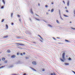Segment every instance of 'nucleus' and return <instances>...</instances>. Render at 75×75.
<instances>
[{
    "mask_svg": "<svg viewBox=\"0 0 75 75\" xmlns=\"http://www.w3.org/2000/svg\"><path fill=\"white\" fill-rule=\"evenodd\" d=\"M65 52H64L62 54V58H63V59L61 58L60 59V60L62 62H64V60H65Z\"/></svg>",
    "mask_w": 75,
    "mask_h": 75,
    "instance_id": "nucleus-1",
    "label": "nucleus"
},
{
    "mask_svg": "<svg viewBox=\"0 0 75 75\" xmlns=\"http://www.w3.org/2000/svg\"><path fill=\"white\" fill-rule=\"evenodd\" d=\"M16 44H17V45H21V46H24V45H24V44H23V43H16Z\"/></svg>",
    "mask_w": 75,
    "mask_h": 75,
    "instance_id": "nucleus-2",
    "label": "nucleus"
},
{
    "mask_svg": "<svg viewBox=\"0 0 75 75\" xmlns=\"http://www.w3.org/2000/svg\"><path fill=\"white\" fill-rule=\"evenodd\" d=\"M32 64H33V65H37V63L36 62H35L34 61L32 62Z\"/></svg>",
    "mask_w": 75,
    "mask_h": 75,
    "instance_id": "nucleus-3",
    "label": "nucleus"
},
{
    "mask_svg": "<svg viewBox=\"0 0 75 75\" xmlns=\"http://www.w3.org/2000/svg\"><path fill=\"white\" fill-rule=\"evenodd\" d=\"M16 57V56L15 55H13L11 56V57L12 58H15Z\"/></svg>",
    "mask_w": 75,
    "mask_h": 75,
    "instance_id": "nucleus-4",
    "label": "nucleus"
},
{
    "mask_svg": "<svg viewBox=\"0 0 75 75\" xmlns=\"http://www.w3.org/2000/svg\"><path fill=\"white\" fill-rule=\"evenodd\" d=\"M69 1H68L67 3V6H69Z\"/></svg>",
    "mask_w": 75,
    "mask_h": 75,
    "instance_id": "nucleus-5",
    "label": "nucleus"
},
{
    "mask_svg": "<svg viewBox=\"0 0 75 75\" xmlns=\"http://www.w3.org/2000/svg\"><path fill=\"white\" fill-rule=\"evenodd\" d=\"M30 68H31L32 69H33V71H36V70L35 69H34L33 68H32V67H31Z\"/></svg>",
    "mask_w": 75,
    "mask_h": 75,
    "instance_id": "nucleus-6",
    "label": "nucleus"
},
{
    "mask_svg": "<svg viewBox=\"0 0 75 75\" xmlns=\"http://www.w3.org/2000/svg\"><path fill=\"white\" fill-rule=\"evenodd\" d=\"M6 67V66H1V67H0V69H1V68H4V67Z\"/></svg>",
    "mask_w": 75,
    "mask_h": 75,
    "instance_id": "nucleus-7",
    "label": "nucleus"
},
{
    "mask_svg": "<svg viewBox=\"0 0 75 75\" xmlns=\"http://www.w3.org/2000/svg\"><path fill=\"white\" fill-rule=\"evenodd\" d=\"M38 36L40 37V38L41 39V40H43V39H42V37H41V36H40V35H38Z\"/></svg>",
    "mask_w": 75,
    "mask_h": 75,
    "instance_id": "nucleus-8",
    "label": "nucleus"
},
{
    "mask_svg": "<svg viewBox=\"0 0 75 75\" xmlns=\"http://www.w3.org/2000/svg\"><path fill=\"white\" fill-rule=\"evenodd\" d=\"M7 52H8V53H10V50H8L7 51Z\"/></svg>",
    "mask_w": 75,
    "mask_h": 75,
    "instance_id": "nucleus-9",
    "label": "nucleus"
},
{
    "mask_svg": "<svg viewBox=\"0 0 75 75\" xmlns=\"http://www.w3.org/2000/svg\"><path fill=\"white\" fill-rule=\"evenodd\" d=\"M8 38V36H6L4 37V38Z\"/></svg>",
    "mask_w": 75,
    "mask_h": 75,
    "instance_id": "nucleus-10",
    "label": "nucleus"
},
{
    "mask_svg": "<svg viewBox=\"0 0 75 75\" xmlns=\"http://www.w3.org/2000/svg\"><path fill=\"white\" fill-rule=\"evenodd\" d=\"M64 64L65 65H69V63H65Z\"/></svg>",
    "mask_w": 75,
    "mask_h": 75,
    "instance_id": "nucleus-11",
    "label": "nucleus"
},
{
    "mask_svg": "<svg viewBox=\"0 0 75 75\" xmlns=\"http://www.w3.org/2000/svg\"><path fill=\"white\" fill-rule=\"evenodd\" d=\"M51 13H52L53 12H54V9H52L51 11Z\"/></svg>",
    "mask_w": 75,
    "mask_h": 75,
    "instance_id": "nucleus-12",
    "label": "nucleus"
},
{
    "mask_svg": "<svg viewBox=\"0 0 75 75\" xmlns=\"http://www.w3.org/2000/svg\"><path fill=\"white\" fill-rule=\"evenodd\" d=\"M56 22L58 24H59V21H58V20H56Z\"/></svg>",
    "mask_w": 75,
    "mask_h": 75,
    "instance_id": "nucleus-13",
    "label": "nucleus"
},
{
    "mask_svg": "<svg viewBox=\"0 0 75 75\" xmlns=\"http://www.w3.org/2000/svg\"><path fill=\"white\" fill-rule=\"evenodd\" d=\"M64 16V17H68V16L65 14H64L63 15Z\"/></svg>",
    "mask_w": 75,
    "mask_h": 75,
    "instance_id": "nucleus-14",
    "label": "nucleus"
},
{
    "mask_svg": "<svg viewBox=\"0 0 75 75\" xmlns=\"http://www.w3.org/2000/svg\"><path fill=\"white\" fill-rule=\"evenodd\" d=\"M2 2L4 4H5V1H4V0H2Z\"/></svg>",
    "mask_w": 75,
    "mask_h": 75,
    "instance_id": "nucleus-15",
    "label": "nucleus"
},
{
    "mask_svg": "<svg viewBox=\"0 0 75 75\" xmlns=\"http://www.w3.org/2000/svg\"><path fill=\"white\" fill-rule=\"evenodd\" d=\"M2 60L3 61H5V58H3L2 59Z\"/></svg>",
    "mask_w": 75,
    "mask_h": 75,
    "instance_id": "nucleus-16",
    "label": "nucleus"
},
{
    "mask_svg": "<svg viewBox=\"0 0 75 75\" xmlns=\"http://www.w3.org/2000/svg\"><path fill=\"white\" fill-rule=\"evenodd\" d=\"M8 25H6V28H7V29H8Z\"/></svg>",
    "mask_w": 75,
    "mask_h": 75,
    "instance_id": "nucleus-17",
    "label": "nucleus"
},
{
    "mask_svg": "<svg viewBox=\"0 0 75 75\" xmlns=\"http://www.w3.org/2000/svg\"><path fill=\"white\" fill-rule=\"evenodd\" d=\"M4 21V19H2L1 21V22L3 23V22Z\"/></svg>",
    "mask_w": 75,
    "mask_h": 75,
    "instance_id": "nucleus-18",
    "label": "nucleus"
},
{
    "mask_svg": "<svg viewBox=\"0 0 75 75\" xmlns=\"http://www.w3.org/2000/svg\"><path fill=\"white\" fill-rule=\"evenodd\" d=\"M42 71H43V72H44V71H45V69L44 68L42 69Z\"/></svg>",
    "mask_w": 75,
    "mask_h": 75,
    "instance_id": "nucleus-19",
    "label": "nucleus"
},
{
    "mask_svg": "<svg viewBox=\"0 0 75 75\" xmlns=\"http://www.w3.org/2000/svg\"><path fill=\"white\" fill-rule=\"evenodd\" d=\"M13 13H12L11 15V17H12V18L13 17Z\"/></svg>",
    "mask_w": 75,
    "mask_h": 75,
    "instance_id": "nucleus-20",
    "label": "nucleus"
},
{
    "mask_svg": "<svg viewBox=\"0 0 75 75\" xmlns=\"http://www.w3.org/2000/svg\"><path fill=\"white\" fill-rule=\"evenodd\" d=\"M31 13L32 14H33V11H32V9L31 10Z\"/></svg>",
    "mask_w": 75,
    "mask_h": 75,
    "instance_id": "nucleus-21",
    "label": "nucleus"
},
{
    "mask_svg": "<svg viewBox=\"0 0 75 75\" xmlns=\"http://www.w3.org/2000/svg\"><path fill=\"white\" fill-rule=\"evenodd\" d=\"M48 26H49V27H52V26H51V25H48Z\"/></svg>",
    "mask_w": 75,
    "mask_h": 75,
    "instance_id": "nucleus-22",
    "label": "nucleus"
},
{
    "mask_svg": "<svg viewBox=\"0 0 75 75\" xmlns=\"http://www.w3.org/2000/svg\"><path fill=\"white\" fill-rule=\"evenodd\" d=\"M1 9H3V8H4V6H2L1 7Z\"/></svg>",
    "mask_w": 75,
    "mask_h": 75,
    "instance_id": "nucleus-23",
    "label": "nucleus"
},
{
    "mask_svg": "<svg viewBox=\"0 0 75 75\" xmlns=\"http://www.w3.org/2000/svg\"><path fill=\"white\" fill-rule=\"evenodd\" d=\"M4 62H5V63H7V60L5 61H4Z\"/></svg>",
    "mask_w": 75,
    "mask_h": 75,
    "instance_id": "nucleus-24",
    "label": "nucleus"
},
{
    "mask_svg": "<svg viewBox=\"0 0 75 75\" xmlns=\"http://www.w3.org/2000/svg\"><path fill=\"white\" fill-rule=\"evenodd\" d=\"M65 41L66 42H69V41H68V40H65Z\"/></svg>",
    "mask_w": 75,
    "mask_h": 75,
    "instance_id": "nucleus-25",
    "label": "nucleus"
},
{
    "mask_svg": "<svg viewBox=\"0 0 75 75\" xmlns=\"http://www.w3.org/2000/svg\"><path fill=\"white\" fill-rule=\"evenodd\" d=\"M25 59H28L29 58L28 57H25Z\"/></svg>",
    "mask_w": 75,
    "mask_h": 75,
    "instance_id": "nucleus-26",
    "label": "nucleus"
},
{
    "mask_svg": "<svg viewBox=\"0 0 75 75\" xmlns=\"http://www.w3.org/2000/svg\"><path fill=\"white\" fill-rule=\"evenodd\" d=\"M35 19L37 20H38V21H40V20L39 19H38L36 18Z\"/></svg>",
    "mask_w": 75,
    "mask_h": 75,
    "instance_id": "nucleus-27",
    "label": "nucleus"
},
{
    "mask_svg": "<svg viewBox=\"0 0 75 75\" xmlns=\"http://www.w3.org/2000/svg\"><path fill=\"white\" fill-rule=\"evenodd\" d=\"M69 60H71V58L70 57H69L68 59Z\"/></svg>",
    "mask_w": 75,
    "mask_h": 75,
    "instance_id": "nucleus-28",
    "label": "nucleus"
},
{
    "mask_svg": "<svg viewBox=\"0 0 75 75\" xmlns=\"http://www.w3.org/2000/svg\"><path fill=\"white\" fill-rule=\"evenodd\" d=\"M18 17H20V15H18Z\"/></svg>",
    "mask_w": 75,
    "mask_h": 75,
    "instance_id": "nucleus-29",
    "label": "nucleus"
},
{
    "mask_svg": "<svg viewBox=\"0 0 75 75\" xmlns=\"http://www.w3.org/2000/svg\"><path fill=\"white\" fill-rule=\"evenodd\" d=\"M66 11L67 12V13H68V10H66Z\"/></svg>",
    "mask_w": 75,
    "mask_h": 75,
    "instance_id": "nucleus-30",
    "label": "nucleus"
},
{
    "mask_svg": "<svg viewBox=\"0 0 75 75\" xmlns=\"http://www.w3.org/2000/svg\"><path fill=\"white\" fill-rule=\"evenodd\" d=\"M71 28V29H73V30H75V28Z\"/></svg>",
    "mask_w": 75,
    "mask_h": 75,
    "instance_id": "nucleus-31",
    "label": "nucleus"
},
{
    "mask_svg": "<svg viewBox=\"0 0 75 75\" xmlns=\"http://www.w3.org/2000/svg\"><path fill=\"white\" fill-rule=\"evenodd\" d=\"M45 7L46 8H47V7H48V6L47 5H45Z\"/></svg>",
    "mask_w": 75,
    "mask_h": 75,
    "instance_id": "nucleus-32",
    "label": "nucleus"
},
{
    "mask_svg": "<svg viewBox=\"0 0 75 75\" xmlns=\"http://www.w3.org/2000/svg\"><path fill=\"white\" fill-rule=\"evenodd\" d=\"M53 39H54V40H56V39L55 38H53Z\"/></svg>",
    "mask_w": 75,
    "mask_h": 75,
    "instance_id": "nucleus-33",
    "label": "nucleus"
},
{
    "mask_svg": "<svg viewBox=\"0 0 75 75\" xmlns=\"http://www.w3.org/2000/svg\"><path fill=\"white\" fill-rule=\"evenodd\" d=\"M23 55H25V52L23 53Z\"/></svg>",
    "mask_w": 75,
    "mask_h": 75,
    "instance_id": "nucleus-34",
    "label": "nucleus"
},
{
    "mask_svg": "<svg viewBox=\"0 0 75 75\" xmlns=\"http://www.w3.org/2000/svg\"><path fill=\"white\" fill-rule=\"evenodd\" d=\"M63 2L64 3V4H65V1H63Z\"/></svg>",
    "mask_w": 75,
    "mask_h": 75,
    "instance_id": "nucleus-35",
    "label": "nucleus"
},
{
    "mask_svg": "<svg viewBox=\"0 0 75 75\" xmlns=\"http://www.w3.org/2000/svg\"><path fill=\"white\" fill-rule=\"evenodd\" d=\"M72 71L73 72V73H74V74H75V71Z\"/></svg>",
    "mask_w": 75,
    "mask_h": 75,
    "instance_id": "nucleus-36",
    "label": "nucleus"
},
{
    "mask_svg": "<svg viewBox=\"0 0 75 75\" xmlns=\"http://www.w3.org/2000/svg\"><path fill=\"white\" fill-rule=\"evenodd\" d=\"M51 4H54V3H53V2H52L51 3Z\"/></svg>",
    "mask_w": 75,
    "mask_h": 75,
    "instance_id": "nucleus-37",
    "label": "nucleus"
},
{
    "mask_svg": "<svg viewBox=\"0 0 75 75\" xmlns=\"http://www.w3.org/2000/svg\"><path fill=\"white\" fill-rule=\"evenodd\" d=\"M20 54L21 55H23V53H20Z\"/></svg>",
    "mask_w": 75,
    "mask_h": 75,
    "instance_id": "nucleus-38",
    "label": "nucleus"
},
{
    "mask_svg": "<svg viewBox=\"0 0 75 75\" xmlns=\"http://www.w3.org/2000/svg\"><path fill=\"white\" fill-rule=\"evenodd\" d=\"M51 75H54V73H51Z\"/></svg>",
    "mask_w": 75,
    "mask_h": 75,
    "instance_id": "nucleus-39",
    "label": "nucleus"
},
{
    "mask_svg": "<svg viewBox=\"0 0 75 75\" xmlns=\"http://www.w3.org/2000/svg\"><path fill=\"white\" fill-rule=\"evenodd\" d=\"M17 55H19V53H17Z\"/></svg>",
    "mask_w": 75,
    "mask_h": 75,
    "instance_id": "nucleus-40",
    "label": "nucleus"
},
{
    "mask_svg": "<svg viewBox=\"0 0 75 75\" xmlns=\"http://www.w3.org/2000/svg\"><path fill=\"white\" fill-rule=\"evenodd\" d=\"M13 24H14V23H11V25H13Z\"/></svg>",
    "mask_w": 75,
    "mask_h": 75,
    "instance_id": "nucleus-41",
    "label": "nucleus"
},
{
    "mask_svg": "<svg viewBox=\"0 0 75 75\" xmlns=\"http://www.w3.org/2000/svg\"><path fill=\"white\" fill-rule=\"evenodd\" d=\"M57 38L58 39H60V38H59V37Z\"/></svg>",
    "mask_w": 75,
    "mask_h": 75,
    "instance_id": "nucleus-42",
    "label": "nucleus"
},
{
    "mask_svg": "<svg viewBox=\"0 0 75 75\" xmlns=\"http://www.w3.org/2000/svg\"><path fill=\"white\" fill-rule=\"evenodd\" d=\"M19 21H20V22H21V19H19Z\"/></svg>",
    "mask_w": 75,
    "mask_h": 75,
    "instance_id": "nucleus-43",
    "label": "nucleus"
},
{
    "mask_svg": "<svg viewBox=\"0 0 75 75\" xmlns=\"http://www.w3.org/2000/svg\"><path fill=\"white\" fill-rule=\"evenodd\" d=\"M65 8H66V9H67V7H65Z\"/></svg>",
    "mask_w": 75,
    "mask_h": 75,
    "instance_id": "nucleus-44",
    "label": "nucleus"
},
{
    "mask_svg": "<svg viewBox=\"0 0 75 75\" xmlns=\"http://www.w3.org/2000/svg\"><path fill=\"white\" fill-rule=\"evenodd\" d=\"M23 75H26V74L25 73V74H23Z\"/></svg>",
    "mask_w": 75,
    "mask_h": 75,
    "instance_id": "nucleus-45",
    "label": "nucleus"
},
{
    "mask_svg": "<svg viewBox=\"0 0 75 75\" xmlns=\"http://www.w3.org/2000/svg\"><path fill=\"white\" fill-rule=\"evenodd\" d=\"M40 41H41V42H42V40H40Z\"/></svg>",
    "mask_w": 75,
    "mask_h": 75,
    "instance_id": "nucleus-46",
    "label": "nucleus"
},
{
    "mask_svg": "<svg viewBox=\"0 0 75 75\" xmlns=\"http://www.w3.org/2000/svg\"><path fill=\"white\" fill-rule=\"evenodd\" d=\"M36 16H38V15H37V14H36Z\"/></svg>",
    "mask_w": 75,
    "mask_h": 75,
    "instance_id": "nucleus-47",
    "label": "nucleus"
},
{
    "mask_svg": "<svg viewBox=\"0 0 75 75\" xmlns=\"http://www.w3.org/2000/svg\"><path fill=\"white\" fill-rule=\"evenodd\" d=\"M48 11H50V10L49 9L48 10Z\"/></svg>",
    "mask_w": 75,
    "mask_h": 75,
    "instance_id": "nucleus-48",
    "label": "nucleus"
},
{
    "mask_svg": "<svg viewBox=\"0 0 75 75\" xmlns=\"http://www.w3.org/2000/svg\"><path fill=\"white\" fill-rule=\"evenodd\" d=\"M38 6H40V4H38Z\"/></svg>",
    "mask_w": 75,
    "mask_h": 75,
    "instance_id": "nucleus-49",
    "label": "nucleus"
},
{
    "mask_svg": "<svg viewBox=\"0 0 75 75\" xmlns=\"http://www.w3.org/2000/svg\"><path fill=\"white\" fill-rule=\"evenodd\" d=\"M54 75H56V74H55V73H54Z\"/></svg>",
    "mask_w": 75,
    "mask_h": 75,
    "instance_id": "nucleus-50",
    "label": "nucleus"
},
{
    "mask_svg": "<svg viewBox=\"0 0 75 75\" xmlns=\"http://www.w3.org/2000/svg\"><path fill=\"white\" fill-rule=\"evenodd\" d=\"M70 23H72V22H71H71H70Z\"/></svg>",
    "mask_w": 75,
    "mask_h": 75,
    "instance_id": "nucleus-51",
    "label": "nucleus"
},
{
    "mask_svg": "<svg viewBox=\"0 0 75 75\" xmlns=\"http://www.w3.org/2000/svg\"><path fill=\"white\" fill-rule=\"evenodd\" d=\"M59 13H60V10H59Z\"/></svg>",
    "mask_w": 75,
    "mask_h": 75,
    "instance_id": "nucleus-52",
    "label": "nucleus"
},
{
    "mask_svg": "<svg viewBox=\"0 0 75 75\" xmlns=\"http://www.w3.org/2000/svg\"><path fill=\"white\" fill-rule=\"evenodd\" d=\"M61 19H62V17H61Z\"/></svg>",
    "mask_w": 75,
    "mask_h": 75,
    "instance_id": "nucleus-53",
    "label": "nucleus"
},
{
    "mask_svg": "<svg viewBox=\"0 0 75 75\" xmlns=\"http://www.w3.org/2000/svg\"><path fill=\"white\" fill-rule=\"evenodd\" d=\"M74 13L75 12V10L74 11Z\"/></svg>",
    "mask_w": 75,
    "mask_h": 75,
    "instance_id": "nucleus-54",
    "label": "nucleus"
},
{
    "mask_svg": "<svg viewBox=\"0 0 75 75\" xmlns=\"http://www.w3.org/2000/svg\"><path fill=\"white\" fill-rule=\"evenodd\" d=\"M0 61H1V59H0Z\"/></svg>",
    "mask_w": 75,
    "mask_h": 75,
    "instance_id": "nucleus-55",
    "label": "nucleus"
},
{
    "mask_svg": "<svg viewBox=\"0 0 75 75\" xmlns=\"http://www.w3.org/2000/svg\"><path fill=\"white\" fill-rule=\"evenodd\" d=\"M47 14H48V13H47Z\"/></svg>",
    "mask_w": 75,
    "mask_h": 75,
    "instance_id": "nucleus-56",
    "label": "nucleus"
},
{
    "mask_svg": "<svg viewBox=\"0 0 75 75\" xmlns=\"http://www.w3.org/2000/svg\"><path fill=\"white\" fill-rule=\"evenodd\" d=\"M1 53H0V54H1Z\"/></svg>",
    "mask_w": 75,
    "mask_h": 75,
    "instance_id": "nucleus-57",
    "label": "nucleus"
},
{
    "mask_svg": "<svg viewBox=\"0 0 75 75\" xmlns=\"http://www.w3.org/2000/svg\"><path fill=\"white\" fill-rule=\"evenodd\" d=\"M0 65H1V64H0Z\"/></svg>",
    "mask_w": 75,
    "mask_h": 75,
    "instance_id": "nucleus-58",
    "label": "nucleus"
}]
</instances>
